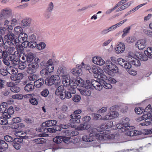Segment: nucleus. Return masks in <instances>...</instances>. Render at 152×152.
<instances>
[{"label": "nucleus", "mask_w": 152, "mask_h": 152, "mask_svg": "<svg viewBox=\"0 0 152 152\" xmlns=\"http://www.w3.org/2000/svg\"><path fill=\"white\" fill-rule=\"evenodd\" d=\"M34 58V55L33 53L31 52L27 53L26 55V61L30 63L28 65V68L26 72L29 74L35 73L36 71V69L39 67L38 63L40 61V59L38 57L36 58L31 62Z\"/></svg>", "instance_id": "nucleus-1"}, {"label": "nucleus", "mask_w": 152, "mask_h": 152, "mask_svg": "<svg viewBox=\"0 0 152 152\" xmlns=\"http://www.w3.org/2000/svg\"><path fill=\"white\" fill-rule=\"evenodd\" d=\"M110 133L109 130H106L105 133H96L95 137L97 139L100 140H110L114 138L115 136L113 134H110Z\"/></svg>", "instance_id": "nucleus-2"}, {"label": "nucleus", "mask_w": 152, "mask_h": 152, "mask_svg": "<svg viewBox=\"0 0 152 152\" xmlns=\"http://www.w3.org/2000/svg\"><path fill=\"white\" fill-rule=\"evenodd\" d=\"M106 69L105 70L106 73L109 75H113L114 73L118 71V67L109 60H107L106 62Z\"/></svg>", "instance_id": "nucleus-3"}, {"label": "nucleus", "mask_w": 152, "mask_h": 152, "mask_svg": "<svg viewBox=\"0 0 152 152\" xmlns=\"http://www.w3.org/2000/svg\"><path fill=\"white\" fill-rule=\"evenodd\" d=\"M92 86L94 87L97 90L100 91L102 88V85L101 84L94 80H92L91 81L89 80H87L85 83H84L83 87L86 89L91 88Z\"/></svg>", "instance_id": "nucleus-4"}, {"label": "nucleus", "mask_w": 152, "mask_h": 152, "mask_svg": "<svg viewBox=\"0 0 152 152\" xmlns=\"http://www.w3.org/2000/svg\"><path fill=\"white\" fill-rule=\"evenodd\" d=\"M129 119L128 118L124 117L120 121V123L116 125L118 129H121L122 132L124 130H129L131 128H133V126H129Z\"/></svg>", "instance_id": "nucleus-5"}, {"label": "nucleus", "mask_w": 152, "mask_h": 152, "mask_svg": "<svg viewBox=\"0 0 152 152\" xmlns=\"http://www.w3.org/2000/svg\"><path fill=\"white\" fill-rule=\"evenodd\" d=\"M91 118L90 116H85L83 118V124H80L77 129L78 130H83L85 129H88L91 127L89 121Z\"/></svg>", "instance_id": "nucleus-6"}, {"label": "nucleus", "mask_w": 152, "mask_h": 152, "mask_svg": "<svg viewBox=\"0 0 152 152\" xmlns=\"http://www.w3.org/2000/svg\"><path fill=\"white\" fill-rule=\"evenodd\" d=\"M75 93V89L70 86L67 89H65L63 94L61 96V99H64L65 98L69 99L72 97V94H74Z\"/></svg>", "instance_id": "nucleus-7"}, {"label": "nucleus", "mask_w": 152, "mask_h": 152, "mask_svg": "<svg viewBox=\"0 0 152 152\" xmlns=\"http://www.w3.org/2000/svg\"><path fill=\"white\" fill-rule=\"evenodd\" d=\"M45 84L48 86H50L56 84H58L60 82L59 76L57 75H54L51 76L48 80H45Z\"/></svg>", "instance_id": "nucleus-8"}, {"label": "nucleus", "mask_w": 152, "mask_h": 152, "mask_svg": "<svg viewBox=\"0 0 152 152\" xmlns=\"http://www.w3.org/2000/svg\"><path fill=\"white\" fill-rule=\"evenodd\" d=\"M116 108L114 106H113L110 108V111L108 113L107 115L103 118V120H107L111 119L117 117L118 115V113L115 112Z\"/></svg>", "instance_id": "nucleus-9"}, {"label": "nucleus", "mask_w": 152, "mask_h": 152, "mask_svg": "<svg viewBox=\"0 0 152 152\" xmlns=\"http://www.w3.org/2000/svg\"><path fill=\"white\" fill-rule=\"evenodd\" d=\"M71 119H70V125L72 128H75L76 126L75 124L77 123H80V115H77L75 114H72L70 115Z\"/></svg>", "instance_id": "nucleus-10"}, {"label": "nucleus", "mask_w": 152, "mask_h": 152, "mask_svg": "<svg viewBox=\"0 0 152 152\" xmlns=\"http://www.w3.org/2000/svg\"><path fill=\"white\" fill-rule=\"evenodd\" d=\"M84 85V81L81 79L78 78L77 79H74L72 80L70 86L75 89L77 86L83 87Z\"/></svg>", "instance_id": "nucleus-11"}, {"label": "nucleus", "mask_w": 152, "mask_h": 152, "mask_svg": "<svg viewBox=\"0 0 152 152\" xmlns=\"http://www.w3.org/2000/svg\"><path fill=\"white\" fill-rule=\"evenodd\" d=\"M25 125L22 123H20L18 124H17L16 126H15L14 128L16 129L15 134L16 136L21 137L23 133V129L22 128L24 127Z\"/></svg>", "instance_id": "nucleus-12"}, {"label": "nucleus", "mask_w": 152, "mask_h": 152, "mask_svg": "<svg viewBox=\"0 0 152 152\" xmlns=\"http://www.w3.org/2000/svg\"><path fill=\"white\" fill-rule=\"evenodd\" d=\"M27 35L24 33L19 35L18 39L17 40V42L18 44L15 45H21V44L26 43L27 42Z\"/></svg>", "instance_id": "nucleus-13"}, {"label": "nucleus", "mask_w": 152, "mask_h": 152, "mask_svg": "<svg viewBox=\"0 0 152 152\" xmlns=\"http://www.w3.org/2000/svg\"><path fill=\"white\" fill-rule=\"evenodd\" d=\"M125 48V45L123 43L119 42L116 45L115 48L116 53L118 54L123 53Z\"/></svg>", "instance_id": "nucleus-14"}, {"label": "nucleus", "mask_w": 152, "mask_h": 152, "mask_svg": "<svg viewBox=\"0 0 152 152\" xmlns=\"http://www.w3.org/2000/svg\"><path fill=\"white\" fill-rule=\"evenodd\" d=\"M61 76L62 77V82L64 86H67L69 85L70 86L72 81H71L69 76L66 75H61Z\"/></svg>", "instance_id": "nucleus-15"}, {"label": "nucleus", "mask_w": 152, "mask_h": 152, "mask_svg": "<svg viewBox=\"0 0 152 152\" xmlns=\"http://www.w3.org/2000/svg\"><path fill=\"white\" fill-rule=\"evenodd\" d=\"M81 68H82V67L80 65H77L76 67L72 69V74L76 76L81 75L82 74Z\"/></svg>", "instance_id": "nucleus-16"}, {"label": "nucleus", "mask_w": 152, "mask_h": 152, "mask_svg": "<svg viewBox=\"0 0 152 152\" xmlns=\"http://www.w3.org/2000/svg\"><path fill=\"white\" fill-rule=\"evenodd\" d=\"M92 62L94 64L102 66L105 63V61L100 57L96 56L93 57Z\"/></svg>", "instance_id": "nucleus-17"}, {"label": "nucleus", "mask_w": 152, "mask_h": 152, "mask_svg": "<svg viewBox=\"0 0 152 152\" xmlns=\"http://www.w3.org/2000/svg\"><path fill=\"white\" fill-rule=\"evenodd\" d=\"M5 113H3L0 117V124L2 125H6L8 124V119H10L9 115H7Z\"/></svg>", "instance_id": "nucleus-18"}, {"label": "nucleus", "mask_w": 152, "mask_h": 152, "mask_svg": "<svg viewBox=\"0 0 152 152\" xmlns=\"http://www.w3.org/2000/svg\"><path fill=\"white\" fill-rule=\"evenodd\" d=\"M146 45V41L145 39H141L137 42L136 45L137 46L140 50H142L144 48Z\"/></svg>", "instance_id": "nucleus-19"}, {"label": "nucleus", "mask_w": 152, "mask_h": 152, "mask_svg": "<svg viewBox=\"0 0 152 152\" xmlns=\"http://www.w3.org/2000/svg\"><path fill=\"white\" fill-rule=\"evenodd\" d=\"M57 121L55 120H49L43 122L42 125V127H54L56 126Z\"/></svg>", "instance_id": "nucleus-20"}, {"label": "nucleus", "mask_w": 152, "mask_h": 152, "mask_svg": "<svg viewBox=\"0 0 152 152\" xmlns=\"http://www.w3.org/2000/svg\"><path fill=\"white\" fill-rule=\"evenodd\" d=\"M8 59L11 61L12 63L15 66L17 65L20 62L18 57L16 56L14 54H12L8 58Z\"/></svg>", "instance_id": "nucleus-21"}, {"label": "nucleus", "mask_w": 152, "mask_h": 152, "mask_svg": "<svg viewBox=\"0 0 152 152\" xmlns=\"http://www.w3.org/2000/svg\"><path fill=\"white\" fill-rule=\"evenodd\" d=\"M113 125V122L112 121H110L107 122V123L104 124L100 126L101 129L100 131L102 132L104 131H106V129L112 127Z\"/></svg>", "instance_id": "nucleus-22"}, {"label": "nucleus", "mask_w": 152, "mask_h": 152, "mask_svg": "<svg viewBox=\"0 0 152 152\" xmlns=\"http://www.w3.org/2000/svg\"><path fill=\"white\" fill-rule=\"evenodd\" d=\"M12 13V10H8L7 9H3L1 10V17H3L6 18H8Z\"/></svg>", "instance_id": "nucleus-23"}, {"label": "nucleus", "mask_w": 152, "mask_h": 152, "mask_svg": "<svg viewBox=\"0 0 152 152\" xmlns=\"http://www.w3.org/2000/svg\"><path fill=\"white\" fill-rule=\"evenodd\" d=\"M23 75L22 73H18L17 74L13 75L10 76V78L12 80L18 81L19 82V80L23 77Z\"/></svg>", "instance_id": "nucleus-24"}, {"label": "nucleus", "mask_w": 152, "mask_h": 152, "mask_svg": "<svg viewBox=\"0 0 152 152\" xmlns=\"http://www.w3.org/2000/svg\"><path fill=\"white\" fill-rule=\"evenodd\" d=\"M47 65L46 68L50 74L53 72L54 68V65L51 59L49 60L47 62Z\"/></svg>", "instance_id": "nucleus-25"}, {"label": "nucleus", "mask_w": 152, "mask_h": 152, "mask_svg": "<svg viewBox=\"0 0 152 152\" xmlns=\"http://www.w3.org/2000/svg\"><path fill=\"white\" fill-rule=\"evenodd\" d=\"M30 98L29 102L33 105H37L38 103V101L36 99V96L34 94H30L28 95Z\"/></svg>", "instance_id": "nucleus-26"}, {"label": "nucleus", "mask_w": 152, "mask_h": 152, "mask_svg": "<svg viewBox=\"0 0 152 152\" xmlns=\"http://www.w3.org/2000/svg\"><path fill=\"white\" fill-rule=\"evenodd\" d=\"M5 37L7 38V39L13 43V45H16L18 44V42H17V38L15 39V37L14 36V34L11 33H10L9 34H8L7 35H6Z\"/></svg>", "instance_id": "nucleus-27"}, {"label": "nucleus", "mask_w": 152, "mask_h": 152, "mask_svg": "<svg viewBox=\"0 0 152 152\" xmlns=\"http://www.w3.org/2000/svg\"><path fill=\"white\" fill-rule=\"evenodd\" d=\"M8 147V145L5 142L0 140V152H4Z\"/></svg>", "instance_id": "nucleus-28"}, {"label": "nucleus", "mask_w": 152, "mask_h": 152, "mask_svg": "<svg viewBox=\"0 0 152 152\" xmlns=\"http://www.w3.org/2000/svg\"><path fill=\"white\" fill-rule=\"evenodd\" d=\"M98 67L95 65H92L90 66H87L85 68L86 69L88 70L89 72L91 73H93L95 74L96 71L98 70Z\"/></svg>", "instance_id": "nucleus-29"}, {"label": "nucleus", "mask_w": 152, "mask_h": 152, "mask_svg": "<svg viewBox=\"0 0 152 152\" xmlns=\"http://www.w3.org/2000/svg\"><path fill=\"white\" fill-rule=\"evenodd\" d=\"M44 80L43 78H40L36 80L34 82V85L36 87L39 88L42 87L44 84Z\"/></svg>", "instance_id": "nucleus-30"}, {"label": "nucleus", "mask_w": 152, "mask_h": 152, "mask_svg": "<svg viewBox=\"0 0 152 152\" xmlns=\"http://www.w3.org/2000/svg\"><path fill=\"white\" fill-rule=\"evenodd\" d=\"M92 134H90L88 135H85L82 137V139L83 141L86 142H91L94 140V136H92Z\"/></svg>", "instance_id": "nucleus-31"}, {"label": "nucleus", "mask_w": 152, "mask_h": 152, "mask_svg": "<svg viewBox=\"0 0 152 152\" xmlns=\"http://www.w3.org/2000/svg\"><path fill=\"white\" fill-rule=\"evenodd\" d=\"M64 91H65V89H64L63 86H59L58 87L55 91V94L57 96H59V97L61 98V96L63 94Z\"/></svg>", "instance_id": "nucleus-32"}, {"label": "nucleus", "mask_w": 152, "mask_h": 152, "mask_svg": "<svg viewBox=\"0 0 152 152\" xmlns=\"http://www.w3.org/2000/svg\"><path fill=\"white\" fill-rule=\"evenodd\" d=\"M47 127H42L41 128V131L44 133H48V132L51 133H54L56 132V131L54 128L52 127V128H46Z\"/></svg>", "instance_id": "nucleus-33"}, {"label": "nucleus", "mask_w": 152, "mask_h": 152, "mask_svg": "<svg viewBox=\"0 0 152 152\" xmlns=\"http://www.w3.org/2000/svg\"><path fill=\"white\" fill-rule=\"evenodd\" d=\"M34 85L31 84V83L27 84L24 88V90L28 92L32 91L34 89Z\"/></svg>", "instance_id": "nucleus-34"}, {"label": "nucleus", "mask_w": 152, "mask_h": 152, "mask_svg": "<svg viewBox=\"0 0 152 152\" xmlns=\"http://www.w3.org/2000/svg\"><path fill=\"white\" fill-rule=\"evenodd\" d=\"M88 131L90 133V134H92V136H94V138L95 137V135L96 134L98 130L100 132H102L100 131L101 129L100 128L98 127V129H96L94 128H88Z\"/></svg>", "instance_id": "nucleus-35"}, {"label": "nucleus", "mask_w": 152, "mask_h": 152, "mask_svg": "<svg viewBox=\"0 0 152 152\" xmlns=\"http://www.w3.org/2000/svg\"><path fill=\"white\" fill-rule=\"evenodd\" d=\"M129 60H130V62H131V64L133 65L136 66H138L140 65V61L135 58L132 57L131 59H129Z\"/></svg>", "instance_id": "nucleus-36"}, {"label": "nucleus", "mask_w": 152, "mask_h": 152, "mask_svg": "<svg viewBox=\"0 0 152 152\" xmlns=\"http://www.w3.org/2000/svg\"><path fill=\"white\" fill-rule=\"evenodd\" d=\"M7 69L8 73L11 75L15 74L18 72L17 69L13 66H9Z\"/></svg>", "instance_id": "nucleus-37"}, {"label": "nucleus", "mask_w": 152, "mask_h": 152, "mask_svg": "<svg viewBox=\"0 0 152 152\" xmlns=\"http://www.w3.org/2000/svg\"><path fill=\"white\" fill-rule=\"evenodd\" d=\"M131 3L129 2L126 4H124L123 5H121L120 7L118 8L116 10V12L121 11L122 10H124L128 8L131 4Z\"/></svg>", "instance_id": "nucleus-38"}, {"label": "nucleus", "mask_w": 152, "mask_h": 152, "mask_svg": "<svg viewBox=\"0 0 152 152\" xmlns=\"http://www.w3.org/2000/svg\"><path fill=\"white\" fill-rule=\"evenodd\" d=\"M31 22L30 19H26L22 20L21 22V24L23 27H24L28 26Z\"/></svg>", "instance_id": "nucleus-39"}, {"label": "nucleus", "mask_w": 152, "mask_h": 152, "mask_svg": "<svg viewBox=\"0 0 152 152\" xmlns=\"http://www.w3.org/2000/svg\"><path fill=\"white\" fill-rule=\"evenodd\" d=\"M134 127L133 126V128H131L129 129V130H124L123 132H126V135L130 136L132 137L133 136H134V130H133V129H134Z\"/></svg>", "instance_id": "nucleus-40"}, {"label": "nucleus", "mask_w": 152, "mask_h": 152, "mask_svg": "<svg viewBox=\"0 0 152 152\" xmlns=\"http://www.w3.org/2000/svg\"><path fill=\"white\" fill-rule=\"evenodd\" d=\"M14 113V110L13 107L12 106L10 107L7 110V112H5L3 113H6L7 115H9L10 116V118L11 117V115L13 114Z\"/></svg>", "instance_id": "nucleus-41"}, {"label": "nucleus", "mask_w": 152, "mask_h": 152, "mask_svg": "<svg viewBox=\"0 0 152 152\" xmlns=\"http://www.w3.org/2000/svg\"><path fill=\"white\" fill-rule=\"evenodd\" d=\"M7 104L6 102L1 103L0 105V112L1 113H4L5 112L7 108Z\"/></svg>", "instance_id": "nucleus-42"}, {"label": "nucleus", "mask_w": 152, "mask_h": 152, "mask_svg": "<svg viewBox=\"0 0 152 152\" xmlns=\"http://www.w3.org/2000/svg\"><path fill=\"white\" fill-rule=\"evenodd\" d=\"M145 54L148 56V57L151 58H152V48H148L146 50L144 51Z\"/></svg>", "instance_id": "nucleus-43"}, {"label": "nucleus", "mask_w": 152, "mask_h": 152, "mask_svg": "<svg viewBox=\"0 0 152 152\" xmlns=\"http://www.w3.org/2000/svg\"><path fill=\"white\" fill-rule=\"evenodd\" d=\"M41 75L44 77H47L50 75L49 71L47 70L46 68L43 69L40 72Z\"/></svg>", "instance_id": "nucleus-44"}, {"label": "nucleus", "mask_w": 152, "mask_h": 152, "mask_svg": "<svg viewBox=\"0 0 152 152\" xmlns=\"http://www.w3.org/2000/svg\"><path fill=\"white\" fill-rule=\"evenodd\" d=\"M14 31L15 34L20 35L22 34L23 29L20 26H17L15 28Z\"/></svg>", "instance_id": "nucleus-45"}, {"label": "nucleus", "mask_w": 152, "mask_h": 152, "mask_svg": "<svg viewBox=\"0 0 152 152\" xmlns=\"http://www.w3.org/2000/svg\"><path fill=\"white\" fill-rule=\"evenodd\" d=\"M66 68L64 67H61L59 68L57 70V72L61 76V75H64L66 73Z\"/></svg>", "instance_id": "nucleus-46"}, {"label": "nucleus", "mask_w": 152, "mask_h": 152, "mask_svg": "<svg viewBox=\"0 0 152 152\" xmlns=\"http://www.w3.org/2000/svg\"><path fill=\"white\" fill-rule=\"evenodd\" d=\"M80 92L82 95L87 96H89L91 94V91L87 89H86L81 90Z\"/></svg>", "instance_id": "nucleus-47"}, {"label": "nucleus", "mask_w": 152, "mask_h": 152, "mask_svg": "<svg viewBox=\"0 0 152 152\" xmlns=\"http://www.w3.org/2000/svg\"><path fill=\"white\" fill-rule=\"evenodd\" d=\"M152 109L151 106L150 104H149L145 109L143 113L144 114L147 115L149 113H151V112H152Z\"/></svg>", "instance_id": "nucleus-48"}, {"label": "nucleus", "mask_w": 152, "mask_h": 152, "mask_svg": "<svg viewBox=\"0 0 152 152\" xmlns=\"http://www.w3.org/2000/svg\"><path fill=\"white\" fill-rule=\"evenodd\" d=\"M34 141L37 144H43L45 143L46 140L43 138H39L35 139Z\"/></svg>", "instance_id": "nucleus-49"}, {"label": "nucleus", "mask_w": 152, "mask_h": 152, "mask_svg": "<svg viewBox=\"0 0 152 152\" xmlns=\"http://www.w3.org/2000/svg\"><path fill=\"white\" fill-rule=\"evenodd\" d=\"M8 57V54L6 50H2L0 48V58L3 57L7 58Z\"/></svg>", "instance_id": "nucleus-50"}, {"label": "nucleus", "mask_w": 152, "mask_h": 152, "mask_svg": "<svg viewBox=\"0 0 152 152\" xmlns=\"http://www.w3.org/2000/svg\"><path fill=\"white\" fill-rule=\"evenodd\" d=\"M18 57L20 61L22 62H26V55H24V53L19 54L18 55Z\"/></svg>", "instance_id": "nucleus-51"}, {"label": "nucleus", "mask_w": 152, "mask_h": 152, "mask_svg": "<svg viewBox=\"0 0 152 152\" xmlns=\"http://www.w3.org/2000/svg\"><path fill=\"white\" fill-rule=\"evenodd\" d=\"M12 44H13V43L9 41H6L4 43L3 46L4 48L7 50L10 47Z\"/></svg>", "instance_id": "nucleus-52"}, {"label": "nucleus", "mask_w": 152, "mask_h": 152, "mask_svg": "<svg viewBox=\"0 0 152 152\" xmlns=\"http://www.w3.org/2000/svg\"><path fill=\"white\" fill-rule=\"evenodd\" d=\"M27 45H28V47L31 48H33L37 46V45L36 42L30 41L26 43Z\"/></svg>", "instance_id": "nucleus-53"}, {"label": "nucleus", "mask_w": 152, "mask_h": 152, "mask_svg": "<svg viewBox=\"0 0 152 152\" xmlns=\"http://www.w3.org/2000/svg\"><path fill=\"white\" fill-rule=\"evenodd\" d=\"M32 73L31 74V75L29 76L28 78L30 81H33L36 80L38 78V75L36 74H32Z\"/></svg>", "instance_id": "nucleus-54"}, {"label": "nucleus", "mask_w": 152, "mask_h": 152, "mask_svg": "<svg viewBox=\"0 0 152 152\" xmlns=\"http://www.w3.org/2000/svg\"><path fill=\"white\" fill-rule=\"evenodd\" d=\"M132 65L131 62H130V63L126 61L125 62L124 64L122 66V67L126 69H128V70L130 69Z\"/></svg>", "instance_id": "nucleus-55"}, {"label": "nucleus", "mask_w": 152, "mask_h": 152, "mask_svg": "<svg viewBox=\"0 0 152 152\" xmlns=\"http://www.w3.org/2000/svg\"><path fill=\"white\" fill-rule=\"evenodd\" d=\"M8 73L7 67L6 69L2 68L0 69V73L3 75H7Z\"/></svg>", "instance_id": "nucleus-56"}, {"label": "nucleus", "mask_w": 152, "mask_h": 152, "mask_svg": "<svg viewBox=\"0 0 152 152\" xmlns=\"http://www.w3.org/2000/svg\"><path fill=\"white\" fill-rule=\"evenodd\" d=\"M46 46L45 44L43 42H41L37 45V48L39 50H41L44 49Z\"/></svg>", "instance_id": "nucleus-57"}, {"label": "nucleus", "mask_w": 152, "mask_h": 152, "mask_svg": "<svg viewBox=\"0 0 152 152\" xmlns=\"http://www.w3.org/2000/svg\"><path fill=\"white\" fill-rule=\"evenodd\" d=\"M135 113L137 114H142L143 112L144 109L140 107H136L134 109Z\"/></svg>", "instance_id": "nucleus-58"}, {"label": "nucleus", "mask_w": 152, "mask_h": 152, "mask_svg": "<svg viewBox=\"0 0 152 152\" xmlns=\"http://www.w3.org/2000/svg\"><path fill=\"white\" fill-rule=\"evenodd\" d=\"M62 136H58L56 137L53 138V141L56 143H60L61 142V139H62Z\"/></svg>", "instance_id": "nucleus-59"}, {"label": "nucleus", "mask_w": 152, "mask_h": 152, "mask_svg": "<svg viewBox=\"0 0 152 152\" xmlns=\"http://www.w3.org/2000/svg\"><path fill=\"white\" fill-rule=\"evenodd\" d=\"M4 139L7 142H13L14 138L9 135H6L4 137Z\"/></svg>", "instance_id": "nucleus-60"}, {"label": "nucleus", "mask_w": 152, "mask_h": 152, "mask_svg": "<svg viewBox=\"0 0 152 152\" xmlns=\"http://www.w3.org/2000/svg\"><path fill=\"white\" fill-rule=\"evenodd\" d=\"M107 82H103V85H102V86H103L106 89H110L112 87V86L110 84L107 83Z\"/></svg>", "instance_id": "nucleus-61"}, {"label": "nucleus", "mask_w": 152, "mask_h": 152, "mask_svg": "<svg viewBox=\"0 0 152 152\" xmlns=\"http://www.w3.org/2000/svg\"><path fill=\"white\" fill-rule=\"evenodd\" d=\"M7 33V32L6 28L3 27H0V36L3 35H4Z\"/></svg>", "instance_id": "nucleus-62"}, {"label": "nucleus", "mask_w": 152, "mask_h": 152, "mask_svg": "<svg viewBox=\"0 0 152 152\" xmlns=\"http://www.w3.org/2000/svg\"><path fill=\"white\" fill-rule=\"evenodd\" d=\"M10 90L13 92L17 93L20 91V88L18 87L14 86L11 88Z\"/></svg>", "instance_id": "nucleus-63"}, {"label": "nucleus", "mask_w": 152, "mask_h": 152, "mask_svg": "<svg viewBox=\"0 0 152 152\" xmlns=\"http://www.w3.org/2000/svg\"><path fill=\"white\" fill-rule=\"evenodd\" d=\"M136 39L134 37H129L127 38L126 41L129 43H131L135 41Z\"/></svg>", "instance_id": "nucleus-64"}]
</instances>
